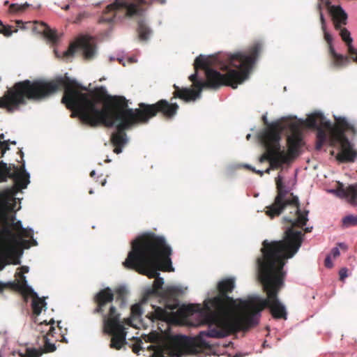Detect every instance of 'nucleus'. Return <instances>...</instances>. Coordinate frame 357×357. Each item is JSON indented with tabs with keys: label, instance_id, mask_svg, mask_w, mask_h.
<instances>
[{
	"label": "nucleus",
	"instance_id": "f257e3e1",
	"mask_svg": "<svg viewBox=\"0 0 357 357\" xmlns=\"http://www.w3.org/2000/svg\"><path fill=\"white\" fill-rule=\"evenodd\" d=\"M63 88L61 102L73 112L72 116H77L93 128L101 125L111 128L116 123L111 142L114 146V152L121 153L128 141L126 130L142 123L133 109L128 108V100L121 96L108 95L104 86L82 93L79 89H87L67 76L49 82L26 79L16 82L0 97V108L12 112L20 105H25L26 100H41Z\"/></svg>",
	"mask_w": 357,
	"mask_h": 357
},
{
	"label": "nucleus",
	"instance_id": "f03ea898",
	"mask_svg": "<svg viewBox=\"0 0 357 357\" xmlns=\"http://www.w3.org/2000/svg\"><path fill=\"white\" fill-rule=\"evenodd\" d=\"M300 242L284 245L283 241L264 240L261 248V255L257 259L259 278L263 284L267 297L252 296L241 300L243 308L239 331H245L259 324L260 312L268 308L274 319H287L284 305L278 298V294L284 285L286 271L284 266L287 260L292 258L300 248Z\"/></svg>",
	"mask_w": 357,
	"mask_h": 357
},
{
	"label": "nucleus",
	"instance_id": "7ed1b4c3",
	"mask_svg": "<svg viewBox=\"0 0 357 357\" xmlns=\"http://www.w3.org/2000/svg\"><path fill=\"white\" fill-rule=\"evenodd\" d=\"M262 50V45L255 43L244 51L234 54H218L209 56L199 55L194 63L195 73L189 76L197 90L174 85V98H178L186 102L199 98L204 88L217 89L222 86L233 89L243 83L249 75L254 64Z\"/></svg>",
	"mask_w": 357,
	"mask_h": 357
},
{
	"label": "nucleus",
	"instance_id": "20e7f679",
	"mask_svg": "<svg viewBox=\"0 0 357 357\" xmlns=\"http://www.w3.org/2000/svg\"><path fill=\"white\" fill-rule=\"evenodd\" d=\"M172 252L165 238L152 232L143 234L132 242L131 250L123 262V266L135 270L149 278H155L152 289L144 292L142 303H146L152 297H158L160 291L168 298L178 295L179 290L175 287H168L162 290L164 280L158 273L159 271H174L170 258Z\"/></svg>",
	"mask_w": 357,
	"mask_h": 357
},
{
	"label": "nucleus",
	"instance_id": "39448f33",
	"mask_svg": "<svg viewBox=\"0 0 357 357\" xmlns=\"http://www.w3.org/2000/svg\"><path fill=\"white\" fill-rule=\"evenodd\" d=\"M233 278H226L218 283V295L204 301L203 323L208 328L201 335L213 338H223L239 331L243 308L241 299H234L228 294L234 290Z\"/></svg>",
	"mask_w": 357,
	"mask_h": 357
},
{
	"label": "nucleus",
	"instance_id": "423d86ee",
	"mask_svg": "<svg viewBox=\"0 0 357 357\" xmlns=\"http://www.w3.org/2000/svg\"><path fill=\"white\" fill-rule=\"evenodd\" d=\"M277 195L273 203L266 206V214L271 218L279 216L287 206L294 208V212L291 211V215L283 218L284 222L289 223L284 231V236L282 240L284 245H291L300 242V247L303 241V233L301 230L296 229V227L303 228L308 221V211H301L298 197L287 188L282 181V177L278 175L275 178Z\"/></svg>",
	"mask_w": 357,
	"mask_h": 357
},
{
	"label": "nucleus",
	"instance_id": "0eeeda50",
	"mask_svg": "<svg viewBox=\"0 0 357 357\" xmlns=\"http://www.w3.org/2000/svg\"><path fill=\"white\" fill-rule=\"evenodd\" d=\"M114 298V294L109 287L100 290L93 298L96 304L93 313L102 316L103 332L112 336L110 348L119 350L126 343V332L121 314L112 304Z\"/></svg>",
	"mask_w": 357,
	"mask_h": 357
},
{
	"label": "nucleus",
	"instance_id": "6e6552de",
	"mask_svg": "<svg viewBox=\"0 0 357 357\" xmlns=\"http://www.w3.org/2000/svg\"><path fill=\"white\" fill-rule=\"evenodd\" d=\"M17 153L20 156V160H17L21 163L20 165H15L13 163L7 164L0 161V183L7 181L8 178L14 181V186L3 192V196L10 199H14L19 190L26 188L30 183L29 174L25 169L24 153L20 148H18Z\"/></svg>",
	"mask_w": 357,
	"mask_h": 357
},
{
	"label": "nucleus",
	"instance_id": "1a4fd4ad",
	"mask_svg": "<svg viewBox=\"0 0 357 357\" xmlns=\"http://www.w3.org/2000/svg\"><path fill=\"white\" fill-rule=\"evenodd\" d=\"M278 126V123L272 124L269 130L264 132L260 136L266 151L260 156L259 161L261 163L268 161L272 168H278L289 162V156L280 148Z\"/></svg>",
	"mask_w": 357,
	"mask_h": 357
},
{
	"label": "nucleus",
	"instance_id": "9d476101",
	"mask_svg": "<svg viewBox=\"0 0 357 357\" xmlns=\"http://www.w3.org/2000/svg\"><path fill=\"white\" fill-rule=\"evenodd\" d=\"M146 0H115L107 5L98 20L99 23H112L116 18L142 16L145 11L143 6L146 5Z\"/></svg>",
	"mask_w": 357,
	"mask_h": 357
},
{
	"label": "nucleus",
	"instance_id": "9b49d317",
	"mask_svg": "<svg viewBox=\"0 0 357 357\" xmlns=\"http://www.w3.org/2000/svg\"><path fill=\"white\" fill-rule=\"evenodd\" d=\"M138 105L139 107L133 109V111L142 124L147 123L158 114H161L167 119H171L176 116L179 108L177 103L169 102L165 99L154 104L140 102Z\"/></svg>",
	"mask_w": 357,
	"mask_h": 357
},
{
	"label": "nucleus",
	"instance_id": "f8f14e48",
	"mask_svg": "<svg viewBox=\"0 0 357 357\" xmlns=\"http://www.w3.org/2000/svg\"><path fill=\"white\" fill-rule=\"evenodd\" d=\"M15 219V216H11L9 220L7 213L0 212V251L6 252L13 251L18 243V234L14 233L11 227L19 233L24 228L21 221L14 222Z\"/></svg>",
	"mask_w": 357,
	"mask_h": 357
},
{
	"label": "nucleus",
	"instance_id": "ddd939ff",
	"mask_svg": "<svg viewBox=\"0 0 357 357\" xmlns=\"http://www.w3.org/2000/svg\"><path fill=\"white\" fill-rule=\"evenodd\" d=\"M189 344V340L184 335L171 337L163 347L157 348L152 357L181 356Z\"/></svg>",
	"mask_w": 357,
	"mask_h": 357
},
{
	"label": "nucleus",
	"instance_id": "4468645a",
	"mask_svg": "<svg viewBox=\"0 0 357 357\" xmlns=\"http://www.w3.org/2000/svg\"><path fill=\"white\" fill-rule=\"evenodd\" d=\"M20 280L16 282H10L8 285L10 286L11 289L21 292L23 295H31L33 297L31 308L33 313L38 316L43 307H45L47 303L43 298H39L36 292L31 287L27 285L25 276L22 274L20 275Z\"/></svg>",
	"mask_w": 357,
	"mask_h": 357
},
{
	"label": "nucleus",
	"instance_id": "2eb2a0df",
	"mask_svg": "<svg viewBox=\"0 0 357 357\" xmlns=\"http://www.w3.org/2000/svg\"><path fill=\"white\" fill-rule=\"evenodd\" d=\"M290 135L287 137V142L288 152L286 153L289 156V161L298 156L299 149L303 146V133L301 126L297 123H291L289 125Z\"/></svg>",
	"mask_w": 357,
	"mask_h": 357
},
{
	"label": "nucleus",
	"instance_id": "dca6fc26",
	"mask_svg": "<svg viewBox=\"0 0 357 357\" xmlns=\"http://www.w3.org/2000/svg\"><path fill=\"white\" fill-rule=\"evenodd\" d=\"M78 49L83 50L84 56L86 59H92L96 54L95 45L91 43L89 38L82 36L70 45L68 50L63 53V57L65 59L73 57Z\"/></svg>",
	"mask_w": 357,
	"mask_h": 357
},
{
	"label": "nucleus",
	"instance_id": "f3484780",
	"mask_svg": "<svg viewBox=\"0 0 357 357\" xmlns=\"http://www.w3.org/2000/svg\"><path fill=\"white\" fill-rule=\"evenodd\" d=\"M305 125L309 128L317 129V139L326 141L327 134L325 129H331V123L326 121L324 116L320 112H315L308 116Z\"/></svg>",
	"mask_w": 357,
	"mask_h": 357
},
{
	"label": "nucleus",
	"instance_id": "a211bd4d",
	"mask_svg": "<svg viewBox=\"0 0 357 357\" xmlns=\"http://www.w3.org/2000/svg\"><path fill=\"white\" fill-rule=\"evenodd\" d=\"M325 5L331 17L335 29H340L341 26L347 25L348 15L340 6L331 5L329 0L325 1Z\"/></svg>",
	"mask_w": 357,
	"mask_h": 357
},
{
	"label": "nucleus",
	"instance_id": "6ab92c4d",
	"mask_svg": "<svg viewBox=\"0 0 357 357\" xmlns=\"http://www.w3.org/2000/svg\"><path fill=\"white\" fill-rule=\"evenodd\" d=\"M340 151L335 156L336 160L340 162H353L357 158V151L354 149L349 140L340 144Z\"/></svg>",
	"mask_w": 357,
	"mask_h": 357
},
{
	"label": "nucleus",
	"instance_id": "aec40b11",
	"mask_svg": "<svg viewBox=\"0 0 357 357\" xmlns=\"http://www.w3.org/2000/svg\"><path fill=\"white\" fill-rule=\"evenodd\" d=\"M31 26L33 32L43 34L48 40L52 43H56L58 40V35L55 30L51 29L45 23L43 22H29Z\"/></svg>",
	"mask_w": 357,
	"mask_h": 357
},
{
	"label": "nucleus",
	"instance_id": "412c9836",
	"mask_svg": "<svg viewBox=\"0 0 357 357\" xmlns=\"http://www.w3.org/2000/svg\"><path fill=\"white\" fill-rule=\"evenodd\" d=\"M55 321L51 319L48 323H45L43 326L48 328L47 333L43 335L44 349L45 352H53L56 350V346L52 341L56 333V329L54 326Z\"/></svg>",
	"mask_w": 357,
	"mask_h": 357
},
{
	"label": "nucleus",
	"instance_id": "4be33fe9",
	"mask_svg": "<svg viewBox=\"0 0 357 357\" xmlns=\"http://www.w3.org/2000/svg\"><path fill=\"white\" fill-rule=\"evenodd\" d=\"M337 194L338 197L345 198L351 205H357V184L344 188L341 183L337 190Z\"/></svg>",
	"mask_w": 357,
	"mask_h": 357
},
{
	"label": "nucleus",
	"instance_id": "5701e85b",
	"mask_svg": "<svg viewBox=\"0 0 357 357\" xmlns=\"http://www.w3.org/2000/svg\"><path fill=\"white\" fill-rule=\"evenodd\" d=\"M336 30L340 31V36L347 46L348 52L351 55V59L357 63V50L352 45L353 39L351 37L349 31L344 26H341V29Z\"/></svg>",
	"mask_w": 357,
	"mask_h": 357
},
{
	"label": "nucleus",
	"instance_id": "b1692460",
	"mask_svg": "<svg viewBox=\"0 0 357 357\" xmlns=\"http://www.w3.org/2000/svg\"><path fill=\"white\" fill-rule=\"evenodd\" d=\"M331 130V146H335V144L339 143L340 144L344 142V140H349L344 135L345 131L340 128H332L329 129Z\"/></svg>",
	"mask_w": 357,
	"mask_h": 357
},
{
	"label": "nucleus",
	"instance_id": "393cba45",
	"mask_svg": "<svg viewBox=\"0 0 357 357\" xmlns=\"http://www.w3.org/2000/svg\"><path fill=\"white\" fill-rule=\"evenodd\" d=\"M154 311L149 313L146 317L152 321L155 320L167 321L169 318V312L161 307L152 305Z\"/></svg>",
	"mask_w": 357,
	"mask_h": 357
},
{
	"label": "nucleus",
	"instance_id": "a878e982",
	"mask_svg": "<svg viewBox=\"0 0 357 357\" xmlns=\"http://www.w3.org/2000/svg\"><path fill=\"white\" fill-rule=\"evenodd\" d=\"M328 53L331 57V63L333 67L341 68L347 65L349 59L347 56L337 54L334 48H331Z\"/></svg>",
	"mask_w": 357,
	"mask_h": 357
},
{
	"label": "nucleus",
	"instance_id": "bb28decb",
	"mask_svg": "<svg viewBox=\"0 0 357 357\" xmlns=\"http://www.w3.org/2000/svg\"><path fill=\"white\" fill-rule=\"evenodd\" d=\"M137 33L139 40L146 41L149 39L151 31L143 20H139L138 22Z\"/></svg>",
	"mask_w": 357,
	"mask_h": 357
},
{
	"label": "nucleus",
	"instance_id": "cd10ccee",
	"mask_svg": "<svg viewBox=\"0 0 357 357\" xmlns=\"http://www.w3.org/2000/svg\"><path fill=\"white\" fill-rule=\"evenodd\" d=\"M321 30L324 33V38L327 43L328 51L331 50V48H334L333 45V37L327 31L326 20L324 17V15L321 13Z\"/></svg>",
	"mask_w": 357,
	"mask_h": 357
},
{
	"label": "nucleus",
	"instance_id": "c85d7f7f",
	"mask_svg": "<svg viewBox=\"0 0 357 357\" xmlns=\"http://www.w3.org/2000/svg\"><path fill=\"white\" fill-rule=\"evenodd\" d=\"M43 351L35 348H26L24 353H19L20 357H40Z\"/></svg>",
	"mask_w": 357,
	"mask_h": 357
},
{
	"label": "nucleus",
	"instance_id": "c756f323",
	"mask_svg": "<svg viewBox=\"0 0 357 357\" xmlns=\"http://www.w3.org/2000/svg\"><path fill=\"white\" fill-rule=\"evenodd\" d=\"M342 222L344 227L357 226V215H347L342 218Z\"/></svg>",
	"mask_w": 357,
	"mask_h": 357
},
{
	"label": "nucleus",
	"instance_id": "7c9ffc66",
	"mask_svg": "<svg viewBox=\"0 0 357 357\" xmlns=\"http://www.w3.org/2000/svg\"><path fill=\"white\" fill-rule=\"evenodd\" d=\"M114 293L116 300L124 302L128 294V291L125 287L121 286L115 289Z\"/></svg>",
	"mask_w": 357,
	"mask_h": 357
},
{
	"label": "nucleus",
	"instance_id": "2f4dec72",
	"mask_svg": "<svg viewBox=\"0 0 357 357\" xmlns=\"http://www.w3.org/2000/svg\"><path fill=\"white\" fill-rule=\"evenodd\" d=\"M335 128H340V129H343V130H354V128L351 126L345 119L340 118L337 120V125L335 126Z\"/></svg>",
	"mask_w": 357,
	"mask_h": 357
},
{
	"label": "nucleus",
	"instance_id": "473e14b6",
	"mask_svg": "<svg viewBox=\"0 0 357 357\" xmlns=\"http://www.w3.org/2000/svg\"><path fill=\"white\" fill-rule=\"evenodd\" d=\"M29 7L28 3L19 5L17 3H12L9 6V11L10 13H20L25 10Z\"/></svg>",
	"mask_w": 357,
	"mask_h": 357
},
{
	"label": "nucleus",
	"instance_id": "72a5a7b5",
	"mask_svg": "<svg viewBox=\"0 0 357 357\" xmlns=\"http://www.w3.org/2000/svg\"><path fill=\"white\" fill-rule=\"evenodd\" d=\"M4 134L1 133L0 135V151H1V157H3L6 151L9 150L8 148V142H10V139L4 140Z\"/></svg>",
	"mask_w": 357,
	"mask_h": 357
},
{
	"label": "nucleus",
	"instance_id": "f704fd0d",
	"mask_svg": "<svg viewBox=\"0 0 357 357\" xmlns=\"http://www.w3.org/2000/svg\"><path fill=\"white\" fill-rule=\"evenodd\" d=\"M142 308L141 306V304L137 303L133 305L131 307V314L133 318L138 319L139 318L142 314Z\"/></svg>",
	"mask_w": 357,
	"mask_h": 357
},
{
	"label": "nucleus",
	"instance_id": "c9c22d12",
	"mask_svg": "<svg viewBox=\"0 0 357 357\" xmlns=\"http://www.w3.org/2000/svg\"><path fill=\"white\" fill-rule=\"evenodd\" d=\"M12 30L10 26H5L1 22L0 24V33L3 34L6 37H9L12 35Z\"/></svg>",
	"mask_w": 357,
	"mask_h": 357
},
{
	"label": "nucleus",
	"instance_id": "e433bc0d",
	"mask_svg": "<svg viewBox=\"0 0 357 357\" xmlns=\"http://www.w3.org/2000/svg\"><path fill=\"white\" fill-rule=\"evenodd\" d=\"M262 120H263L264 123V124L267 126V128H267V130H266L264 132H266V131H267V130H269L270 127H271V126L272 124H273V123H278V124L279 125V126H278V132H279V135H280V132H281V131L282 130V126H281L280 123H279V122H273V123H268V119H267V117H266V115H264V116H262Z\"/></svg>",
	"mask_w": 357,
	"mask_h": 357
},
{
	"label": "nucleus",
	"instance_id": "4c0bfd02",
	"mask_svg": "<svg viewBox=\"0 0 357 357\" xmlns=\"http://www.w3.org/2000/svg\"><path fill=\"white\" fill-rule=\"evenodd\" d=\"M13 251L6 252L3 251H0V271L2 270L4 268L5 265L7 264L5 263L6 257L8 256V254H10Z\"/></svg>",
	"mask_w": 357,
	"mask_h": 357
},
{
	"label": "nucleus",
	"instance_id": "58836bf2",
	"mask_svg": "<svg viewBox=\"0 0 357 357\" xmlns=\"http://www.w3.org/2000/svg\"><path fill=\"white\" fill-rule=\"evenodd\" d=\"M19 239L22 237L26 238H32L33 237V230L32 229H23L18 234Z\"/></svg>",
	"mask_w": 357,
	"mask_h": 357
},
{
	"label": "nucleus",
	"instance_id": "ea45409f",
	"mask_svg": "<svg viewBox=\"0 0 357 357\" xmlns=\"http://www.w3.org/2000/svg\"><path fill=\"white\" fill-rule=\"evenodd\" d=\"M142 344L141 340H138L132 345V351L135 354H138L140 350H142L141 344Z\"/></svg>",
	"mask_w": 357,
	"mask_h": 357
},
{
	"label": "nucleus",
	"instance_id": "a19ab883",
	"mask_svg": "<svg viewBox=\"0 0 357 357\" xmlns=\"http://www.w3.org/2000/svg\"><path fill=\"white\" fill-rule=\"evenodd\" d=\"M198 310H199V307L197 305H190L186 307V311L189 314H192L195 312H197Z\"/></svg>",
	"mask_w": 357,
	"mask_h": 357
},
{
	"label": "nucleus",
	"instance_id": "79ce46f5",
	"mask_svg": "<svg viewBox=\"0 0 357 357\" xmlns=\"http://www.w3.org/2000/svg\"><path fill=\"white\" fill-rule=\"evenodd\" d=\"M45 323H48L47 321H43L40 322L38 324V331L40 332L41 334L45 335L47 333V331L48 328H45V326H42V325L45 324Z\"/></svg>",
	"mask_w": 357,
	"mask_h": 357
},
{
	"label": "nucleus",
	"instance_id": "37998d69",
	"mask_svg": "<svg viewBox=\"0 0 357 357\" xmlns=\"http://www.w3.org/2000/svg\"><path fill=\"white\" fill-rule=\"evenodd\" d=\"M340 279L343 280L345 278L347 277V269L346 268H342L340 270L339 272Z\"/></svg>",
	"mask_w": 357,
	"mask_h": 357
},
{
	"label": "nucleus",
	"instance_id": "c03bdc74",
	"mask_svg": "<svg viewBox=\"0 0 357 357\" xmlns=\"http://www.w3.org/2000/svg\"><path fill=\"white\" fill-rule=\"evenodd\" d=\"M324 264H325V266L327 267V268H332L333 264L331 261V256L330 255H328L326 259H325V261H324Z\"/></svg>",
	"mask_w": 357,
	"mask_h": 357
},
{
	"label": "nucleus",
	"instance_id": "a18cd8bd",
	"mask_svg": "<svg viewBox=\"0 0 357 357\" xmlns=\"http://www.w3.org/2000/svg\"><path fill=\"white\" fill-rule=\"evenodd\" d=\"M246 167L248 168L249 169H251L253 172L256 173L257 174L259 175L260 176H262L264 174V171L257 170L255 168L251 167L249 165H247Z\"/></svg>",
	"mask_w": 357,
	"mask_h": 357
},
{
	"label": "nucleus",
	"instance_id": "49530a36",
	"mask_svg": "<svg viewBox=\"0 0 357 357\" xmlns=\"http://www.w3.org/2000/svg\"><path fill=\"white\" fill-rule=\"evenodd\" d=\"M331 255H333V258H336L340 255V250L337 248H333L331 250Z\"/></svg>",
	"mask_w": 357,
	"mask_h": 357
},
{
	"label": "nucleus",
	"instance_id": "de8ad7c7",
	"mask_svg": "<svg viewBox=\"0 0 357 357\" xmlns=\"http://www.w3.org/2000/svg\"><path fill=\"white\" fill-rule=\"evenodd\" d=\"M199 345L201 346V347L205 348V349H208L210 347L209 344L202 340H199Z\"/></svg>",
	"mask_w": 357,
	"mask_h": 357
},
{
	"label": "nucleus",
	"instance_id": "09e8293b",
	"mask_svg": "<svg viewBox=\"0 0 357 357\" xmlns=\"http://www.w3.org/2000/svg\"><path fill=\"white\" fill-rule=\"evenodd\" d=\"M325 142H326V141H319V140L317 139V144H316L317 149H321L322 146L324 145V144Z\"/></svg>",
	"mask_w": 357,
	"mask_h": 357
},
{
	"label": "nucleus",
	"instance_id": "8fccbe9b",
	"mask_svg": "<svg viewBox=\"0 0 357 357\" xmlns=\"http://www.w3.org/2000/svg\"><path fill=\"white\" fill-rule=\"evenodd\" d=\"M317 9L319 12V18L321 19V13L323 14L322 13V6H321V3H319L318 5H317Z\"/></svg>",
	"mask_w": 357,
	"mask_h": 357
},
{
	"label": "nucleus",
	"instance_id": "3c124183",
	"mask_svg": "<svg viewBox=\"0 0 357 357\" xmlns=\"http://www.w3.org/2000/svg\"><path fill=\"white\" fill-rule=\"evenodd\" d=\"M166 0H151V3H158L160 4L165 3Z\"/></svg>",
	"mask_w": 357,
	"mask_h": 357
},
{
	"label": "nucleus",
	"instance_id": "603ef678",
	"mask_svg": "<svg viewBox=\"0 0 357 357\" xmlns=\"http://www.w3.org/2000/svg\"><path fill=\"white\" fill-rule=\"evenodd\" d=\"M8 283L9 282H8L6 284H3V283L0 282V289H3L4 287H9L11 289L10 286L8 285Z\"/></svg>",
	"mask_w": 357,
	"mask_h": 357
},
{
	"label": "nucleus",
	"instance_id": "864d4df0",
	"mask_svg": "<svg viewBox=\"0 0 357 357\" xmlns=\"http://www.w3.org/2000/svg\"><path fill=\"white\" fill-rule=\"evenodd\" d=\"M22 269L23 270L24 273H27L29 271V268L27 266H22Z\"/></svg>",
	"mask_w": 357,
	"mask_h": 357
},
{
	"label": "nucleus",
	"instance_id": "5fc2aeb1",
	"mask_svg": "<svg viewBox=\"0 0 357 357\" xmlns=\"http://www.w3.org/2000/svg\"><path fill=\"white\" fill-rule=\"evenodd\" d=\"M107 183L106 178H104L102 181H101L100 184L102 186H105Z\"/></svg>",
	"mask_w": 357,
	"mask_h": 357
},
{
	"label": "nucleus",
	"instance_id": "6e6d98bb",
	"mask_svg": "<svg viewBox=\"0 0 357 357\" xmlns=\"http://www.w3.org/2000/svg\"><path fill=\"white\" fill-rule=\"evenodd\" d=\"M338 245H339L340 248H344V249H346V248H347L346 245H345L344 243H338Z\"/></svg>",
	"mask_w": 357,
	"mask_h": 357
},
{
	"label": "nucleus",
	"instance_id": "4d7b16f0",
	"mask_svg": "<svg viewBox=\"0 0 357 357\" xmlns=\"http://www.w3.org/2000/svg\"><path fill=\"white\" fill-rule=\"evenodd\" d=\"M273 169L271 166L264 171V173L269 174L271 169Z\"/></svg>",
	"mask_w": 357,
	"mask_h": 357
},
{
	"label": "nucleus",
	"instance_id": "13d9d810",
	"mask_svg": "<svg viewBox=\"0 0 357 357\" xmlns=\"http://www.w3.org/2000/svg\"><path fill=\"white\" fill-rule=\"evenodd\" d=\"M312 230V227L309 228V227H306L304 231L305 232L307 233V232H310Z\"/></svg>",
	"mask_w": 357,
	"mask_h": 357
},
{
	"label": "nucleus",
	"instance_id": "bf43d9fd",
	"mask_svg": "<svg viewBox=\"0 0 357 357\" xmlns=\"http://www.w3.org/2000/svg\"><path fill=\"white\" fill-rule=\"evenodd\" d=\"M96 175V172L94 170L91 171L90 173V176L93 177Z\"/></svg>",
	"mask_w": 357,
	"mask_h": 357
},
{
	"label": "nucleus",
	"instance_id": "052dcab7",
	"mask_svg": "<svg viewBox=\"0 0 357 357\" xmlns=\"http://www.w3.org/2000/svg\"><path fill=\"white\" fill-rule=\"evenodd\" d=\"M10 144L15 145V144H16V142H15V141H10V142H8V146H9Z\"/></svg>",
	"mask_w": 357,
	"mask_h": 357
},
{
	"label": "nucleus",
	"instance_id": "680f3d73",
	"mask_svg": "<svg viewBox=\"0 0 357 357\" xmlns=\"http://www.w3.org/2000/svg\"><path fill=\"white\" fill-rule=\"evenodd\" d=\"M167 308H168V309H169V310H174V309L175 308V307H171V306H169V305H167Z\"/></svg>",
	"mask_w": 357,
	"mask_h": 357
},
{
	"label": "nucleus",
	"instance_id": "e2e57ef3",
	"mask_svg": "<svg viewBox=\"0 0 357 357\" xmlns=\"http://www.w3.org/2000/svg\"><path fill=\"white\" fill-rule=\"evenodd\" d=\"M13 264H20V261H19V260L15 261L13 262Z\"/></svg>",
	"mask_w": 357,
	"mask_h": 357
},
{
	"label": "nucleus",
	"instance_id": "0e129e2a",
	"mask_svg": "<svg viewBox=\"0 0 357 357\" xmlns=\"http://www.w3.org/2000/svg\"><path fill=\"white\" fill-rule=\"evenodd\" d=\"M60 324H61V321H57V326L61 329V327L59 326Z\"/></svg>",
	"mask_w": 357,
	"mask_h": 357
},
{
	"label": "nucleus",
	"instance_id": "69168bd1",
	"mask_svg": "<svg viewBox=\"0 0 357 357\" xmlns=\"http://www.w3.org/2000/svg\"><path fill=\"white\" fill-rule=\"evenodd\" d=\"M68 8H69V5L66 6L64 8L65 10H68Z\"/></svg>",
	"mask_w": 357,
	"mask_h": 357
},
{
	"label": "nucleus",
	"instance_id": "338daca9",
	"mask_svg": "<svg viewBox=\"0 0 357 357\" xmlns=\"http://www.w3.org/2000/svg\"><path fill=\"white\" fill-rule=\"evenodd\" d=\"M334 153H335V151H331V154L332 155H334Z\"/></svg>",
	"mask_w": 357,
	"mask_h": 357
},
{
	"label": "nucleus",
	"instance_id": "774afa93",
	"mask_svg": "<svg viewBox=\"0 0 357 357\" xmlns=\"http://www.w3.org/2000/svg\"><path fill=\"white\" fill-rule=\"evenodd\" d=\"M93 191L92 190H89V194H93Z\"/></svg>",
	"mask_w": 357,
	"mask_h": 357
}]
</instances>
